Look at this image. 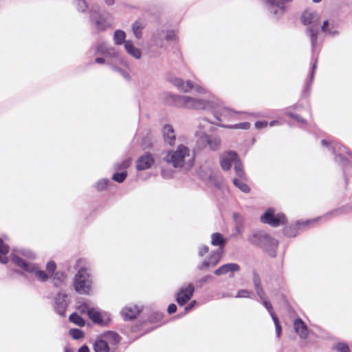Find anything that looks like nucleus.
I'll list each match as a JSON object with an SVG mask.
<instances>
[{
	"label": "nucleus",
	"instance_id": "36",
	"mask_svg": "<svg viewBox=\"0 0 352 352\" xmlns=\"http://www.w3.org/2000/svg\"><path fill=\"white\" fill-rule=\"evenodd\" d=\"M272 318L274 322L275 327H276V333L278 338L280 337L281 333V325L280 324L279 320L276 316V314H272Z\"/></svg>",
	"mask_w": 352,
	"mask_h": 352
},
{
	"label": "nucleus",
	"instance_id": "17",
	"mask_svg": "<svg viewBox=\"0 0 352 352\" xmlns=\"http://www.w3.org/2000/svg\"><path fill=\"white\" fill-rule=\"evenodd\" d=\"M154 160L151 154H146L141 156L136 162V168L138 170H144L151 167Z\"/></svg>",
	"mask_w": 352,
	"mask_h": 352
},
{
	"label": "nucleus",
	"instance_id": "46",
	"mask_svg": "<svg viewBox=\"0 0 352 352\" xmlns=\"http://www.w3.org/2000/svg\"><path fill=\"white\" fill-rule=\"evenodd\" d=\"M212 267V265L210 263V261L208 260L204 261L201 265H199L197 268L199 270H204L205 269Z\"/></svg>",
	"mask_w": 352,
	"mask_h": 352
},
{
	"label": "nucleus",
	"instance_id": "53",
	"mask_svg": "<svg viewBox=\"0 0 352 352\" xmlns=\"http://www.w3.org/2000/svg\"><path fill=\"white\" fill-rule=\"evenodd\" d=\"M9 252V247L7 245H3L2 247H0V253L3 255L6 256V254Z\"/></svg>",
	"mask_w": 352,
	"mask_h": 352
},
{
	"label": "nucleus",
	"instance_id": "51",
	"mask_svg": "<svg viewBox=\"0 0 352 352\" xmlns=\"http://www.w3.org/2000/svg\"><path fill=\"white\" fill-rule=\"evenodd\" d=\"M177 311V306L175 304H170L168 307L167 311L169 314H172Z\"/></svg>",
	"mask_w": 352,
	"mask_h": 352
},
{
	"label": "nucleus",
	"instance_id": "4",
	"mask_svg": "<svg viewBox=\"0 0 352 352\" xmlns=\"http://www.w3.org/2000/svg\"><path fill=\"white\" fill-rule=\"evenodd\" d=\"M252 244L256 245L262 248L269 254L274 257L276 256V248L278 246V241L271 237L263 232H255L249 239Z\"/></svg>",
	"mask_w": 352,
	"mask_h": 352
},
{
	"label": "nucleus",
	"instance_id": "14",
	"mask_svg": "<svg viewBox=\"0 0 352 352\" xmlns=\"http://www.w3.org/2000/svg\"><path fill=\"white\" fill-rule=\"evenodd\" d=\"M292 0H267L269 10L273 14H282L285 9V3Z\"/></svg>",
	"mask_w": 352,
	"mask_h": 352
},
{
	"label": "nucleus",
	"instance_id": "35",
	"mask_svg": "<svg viewBox=\"0 0 352 352\" xmlns=\"http://www.w3.org/2000/svg\"><path fill=\"white\" fill-rule=\"evenodd\" d=\"M131 162V159L128 158V159L124 160L121 163L116 164L115 166V168L118 170H125L130 166Z\"/></svg>",
	"mask_w": 352,
	"mask_h": 352
},
{
	"label": "nucleus",
	"instance_id": "40",
	"mask_svg": "<svg viewBox=\"0 0 352 352\" xmlns=\"http://www.w3.org/2000/svg\"><path fill=\"white\" fill-rule=\"evenodd\" d=\"M252 280H253L254 288L261 287V279H260L258 274L256 272H253Z\"/></svg>",
	"mask_w": 352,
	"mask_h": 352
},
{
	"label": "nucleus",
	"instance_id": "47",
	"mask_svg": "<svg viewBox=\"0 0 352 352\" xmlns=\"http://www.w3.org/2000/svg\"><path fill=\"white\" fill-rule=\"evenodd\" d=\"M65 278V275L62 272H56L54 275V280H57L60 283H63Z\"/></svg>",
	"mask_w": 352,
	"mask_h": 352
},
{
	"label": "nucleus",
	"instance_id": "21",
	"mask_svg": "<svg viewBox=\"0 0 352 352\" xmlns=\"http://www.w3.org/2000/svg\"><path fill=\"white\" fill-rule=\"evenodd\" d=\"M124 48L127 53L135 58L140 59L141 58L142 52L140 50L135 47L131 41L128 40L124 42Z\"/></svg>",
	"mask_w": 352,
	"mask_h": 352
},
{
	"label": "nucleus",
	"instance_id": "44",
	"mask_svg": "<svg viewBox=\"0 0 352 352\" xmlns=\"http://www.w3.org/2000/svg\"><path fill=\"white\" fill-rule=\"evenodd\" d=\"M212 278V276L211 275H207V276H205L202 277L201 278H200L197 281V283L199 284V287H202L204 285V284H205L206 283H207L209 280H210Z\"/></svg>",
	"mask_w": 352,
	"mask_h": 352
},
{
	"label": "nucleus",
	"instance_id": "42",
	"mask_svg": "<svg viewBox=\"0 0 352 352\" xmlns=\"http://www.w3.org/2000/svg\"><path fill=\"white\" fill-rule=\"evenodd\" d=\"M56 268V265L54 261H50L47 263L46 269L49 273L54 272Z\"/></svg>",
	"mask_w": 352,
	"mask_h": 352
},
{
	"label": "nucleus",
	"instance_id": "39",
	"mask_svg": "<svg viewBox=\"0 0 352 352\" xmlns=\"http://www.w3.org/2000/svg\"><path fill=\"white\" fill-rule=\"evenodd\" d=\"M262 302H263V305L265 307V308L269 311L271 316H272V314H275L273 311V307H272V304L269 301L267 300V298H263Z\"/></svg>",
	"mask_w": 352,
	"mask_h": 352
},
{
	"label": "nucleus",
	"instance_id": "37",
	"mask_svg": "<svg viewBox=\"0 0 352 352\" xmlns=\"http://www.w3.org/2000/svg\"><path fill=\"white\" fill-rule=\"evenodd\" d=\"M108 183L109 180L107 179H100L96 184L97 190L99 191L104 190L107 187Z\"/></svg>",
	"mask_w": 352,
	"mask_h": 352
},
{
	"label": "nucleus",
	"instance_id": "12",
	"mask_svg": "<svg viewBox=\"0 0 352 352\" xmlns=\"http://www.w3.org/2000/svg\"><path fill=\"white\" fill-rule=\"evenodd\" d=\"M240 269V266L237 263H230L224 264L217 268L216 270H214V274L216 276H221L229 274V276L230 278H233L234 276V272H239Z\"/></svg>",
	"mask_w": 352,
	"mask_h": 352
},
{
	"label": "nucleus",
	"instance_id": "11",
	"mask_svg": "<svg viewBox=\"0 0 352 352\" xmlns=\"http://www.w3.org/2000/svg\"><path fill=\"white\" fill-rule=\"evenodd\" d=\"M194 287L190 283L186 287L181 288L177 294V302L180 306L184 305L192 296Z\"/></svg>",
	"mask_w": 352,
	"mask_h": 352
},
{
	"label": "nucleus",
	"instance_id": "18",
	"mask_svg": "<svg viewBox=\"0 0 352 352\" xmlns=\"http://www.w3.org/2000/svg\"><path fill=\"white\" fill-rule=\"evenodd\" d=\"M164 141L169 145H173L175 141V134L173 127L170 124H164L162 129Z\"/></svg>",
	"mask_w": 352,
	"mask_h": 352
},
{
	"label": "nucleus",
	"instance_id": "5",
	"mask_svg": "<svg viewBox=\"0 0 352 352\" xmlns=\"http://www.w3.org/2000/svg\"><path fill=\"white\" fill-rule=\"evenodd\" d=\"M92 280L87 269L82 267L78 270L74 278V289L81 294H88L91 289Z\"/></svg>",
	"mask_w": 352,
	"mask_h": 352
},
{
	"label": "nucleus",
	"instance_id": "29",
	"mask_svg": "<svg viewBox=\"0 0 352 352\" xmlns=\"http://www.w3.org/2000/svg\"><path fill=\"white\" fill-rule=\"evenodd\" d=\"M70 322L74 323L79 327H83L85 324V320L76 313H73L69 318Z\"/></svg>",
	"mask_w": 352,
	"mask_h": 352
},
{
	"label": "nucleus",
	"instance_id": "19",
	"mask_svg": "<svg viewBox=\"0 0 352 352\" xmlns=\"http://www.w3.org/2000/svg\"><path fill=\"white\" fill-rule=\"evenodd\" d=\"M140 312V309L136 305L125 307L121 311V314L125 320L135 318Z\"/></svg>",
	"mask_w": 352,
	"mask_h": 352
},
{
	"label": "nucleus",
	"instance_id": "15",
	"mask_svg": "<svg viewBox=\"0 0 352 352\" xmlns=\"http://www.w3.org/2000/svg\"><path fill=\"white\" fill-rule=\"evenodd\" d=\"M96 53L102 54L107 58H118L119 54L114 48L109 47L106 43H102L97 45Z\"/></svg>",
	"mask_w": 352,
	"mask_h": 352
},
{
	"label": "nucleus",
	"instance_id": "45",
	"mask_svg": "<svg viewBox=\"0 0 352 352\" xmlns=\"http://www.w3.org/2000/svg\"><path fill=\"white\" fill-rule=\"evenodd\" d=\"M209 251V248L207 245H202L199 248L198 254L199 256H204Z\"/></svg>",
	"mask_w": 352,
	"mask_h": 352
},
{
	"label": "nucleus",
	"instance_id": "60",
	"mask_svg": "<svg viewBox=\"0 0 352 352\" xmlns=\"http://www.w3.org/2000/svg\"><path fill=\"white\" fill-rule=\"evenodd\" d=\"M336 160L337 161L340 160L342 162H348V160L346 158H344L342 155L340 154L336 155Z\"/></svg>",
	"mask_w": 352,
	"mask_h": 352
},
{
	"label": "nucleus",
	"instance_id": "2",
	"mask_svg": "<svg viewBox=\"0 0 352 352\" xmlns=\"http://www.w3.org/2000/svg\"><path fill=\"white\" fill-rule=\"evenodd\" d=\"M164 159L175 168H181L186 165L190 168L193 165L194 157L187 146L180 144L176 151L168 152Z\"/></svg>",
	"mask_w": 352,
	"mask_h": 352
},
{
	"label": "nucleus",
	"instance_id": "63",
	"mask_svg": "<svg viewBox=\"0 0 352 352\" xmlns=\"http://www.w3.org/2000/svg\"><path fill=\"white\" fill-rule=\"evenodd\" d=\"M104 2L109 5V6H111L114 3V0H104Z\"/></svg>",
	"mask_w": 352,
	"mask_h": 352
},
{
	"label": "nucleus",
	"instance_id": "59",
	"mask_svg": "<svg viewBox=\"0 0 352 352\" xmlns=\"http://www.w3.org/2000/svg\"><path fill=\"white\" fill-rule=\"evenodd\" d=\"M196 304V301L195 300H193L192 302H191L188 306H186L185 307V310L186 311H189L190 309H191L194 305Z\"/></svg>",
	"mask_w": 352,
	"mask_h": 352
},
{
	"label": "nucleus",
	"instance_id": "55",
	"mask_svg": "<svg viewBox=\"0 0 352 352\" xmlns=\"http://www.w3.org/2000/svg\"><path fill=\"white\" fill-rule=\"evenodd\" d=\"M8 262V258L0 253V263L6 264Z\"/></svg>",
	"mask_w": 352,
	"mask_h": 352
},
{
	"label": "nucleus",
	"instance_id": "9",
	"mask_svg": "<svg viewBox=\"0 0 352 352\" xmlns=\"http://www.w3.org/2000/svg\"><path fill=\"white\" fill-rule=\"evenodd\" d=\"M170 82L174 86L177 87L179 91L185 93L190 91L191 89H195L198 93L204 91V89L201 86L195 84L190 80L185 82L182 78H173L170 80Z\"/></svg>",
	"mask_w": 352,
	"mask_h": 352
},
{
	"label": "nucleus",
	"instance_id": "13",
	"mask_svg": "<svg viewBox=\"0 0 352 352\" xmlns=\"http://www.w3.org/2000/svg\"><path fill=\"white\" fill-rule=\"evenodd\" d=\"M67 298L66 294L61 293H58L55 298L54 309L61 316H65V312L67 307Z\"/></svg>",
	"mask_w": 352,
	"mask_h": 352
},
{
	"label": "nucleus",
	"instance_id": "54",
	"mask_svg": "<svg viewBox=\"0 0 352 352\" xmlns=\"http://www.w3.org/2000/svg\"><path fill=\"white\" fill-rule=\"evenodd\" d=\"M267 125V122H260V121H257L255 122V127L256 129H261L263 127H265Z\"/></svg>",
	"mask_w": 352,
	"mask_h": 352
},
{
	"label": "nucleus",
	"instance_id": "32",
	"mask_svg": "<svg viewBox=\"0 0 352 352\" xmlns=\"http://www.w3.org/2000/svg\"><path fill=\"white\" fill-rule=\"evenodd\" d=\"M234 170L239 177L243 178L245 177V172L243 170V166L239 158L234 164Z\"/></svg>",
	"mask_w": 352,
	"mask_h": 352
},
{
	"label": "nucleus",
	"instance_id": "1",
	"mask_svg": "<svg viewBox=\"0 0 352 352\" xmlns=\"http://www.w3.org/2000/svg\"><path fill=\"white\" fill-rule=\"evenodd\" d=\"M164 102L166 105L188 109H204L207 105L206 100L190 96L174 95L170 93L164 94Z\"/></svg>",
	"mask_w": 352,
	"mask_h": 352
},
{
	"label": "nucleus",
	"instance_id": "41",
	"mask_svg": "<svg viewBox=\"0 0 352 352\" xmlns=\"http://www.w3.org/2000/svg\"><path fill=\"white\" fill-rule=\"evenodd\" d=\"M250 124L249 122H242V123H239L237 124H234V125L230 126V128L248 129L250 128Z\"/></svg>",
	"mask_w": 352,
	"mask_h": 352
},
{
	"label": "nucleus",
	"instance_id": "56",
	"mask_svg": "<svg viewBox=\"0 0 352 352\" xmlns=\"http://www.w3.org/2000/svg\"><path fill=\"white\" fill-rule=\"evenodd\" d=\"M175 37V34L173 31H169L167 32L166 38L167 40H173Z\"/></svg>",
	"mask_w": 352,
	"mask_h": 352
},
{
	"label": "nucleus",
	"instance_id": "27",
	"mask_svg": "<svg viewBox=\"0 0 352 352\" xmlns=\"http://www.w3.org/2000/svg\"><path fill=\"white\" fill-rule=\"evenodd\" d=\"M126 38V34L124 31L118 30L115 31L114 35H113V40L114 43L116 45H122V43L124 44Z\"/></svg>",
	"mask_w": 352,
	"mask_h": 352
},
{
	"label": "nucleus",
	"instance_id": "31",
	"mask_svg": "<svg viewBox=\"0 0 352 352\" xmlns=\"http://www.w3.org/2000/svg\"><path fill=\"white\" fill-rule=\"evenodd\" d=\"M74 4L78 11L85 12L87 8V3L85 0H74Z\"/></svg>",
	"mask_w": 352,
	"mask_h": 352
},
{
	"label": "nucleus",
	"instance_id": "22",
	"mask_svg": "<svg viewBox=\"0 0 352 352\" xmlns=\"http://www.w3.org/2000/svg\"><path fill=\"white\" fill-rule=\"evenodd\" d=\"M87 315L91 320L97 324L101 325H106L107 323L104 322L100 314L96 309L91 308L87 310Z\"/></svg>",
	"mask_w": 352,
	"mask_h": 352
},
{
	"label": "nucleus",
	"instance_id": "7",
	"mask_svg": "<svg viewBox=\"0 0 352 352\" xmlns=\"http://www.w3.org/2000/svg\"><path fill=\"white\" fill-rule=\"evenodd\" d=\"M197 144L199 147L208 146L211 151H217L221 148V140L217 135H208L202 133L198 138Z\"/></svg>",
	"mask_w": 352,
	"mask_h": 352
},
{
	"label": "nucleus",
	"instance_id": "61",
	"mask_svg": "<svg viewBox=\"0 0 352 352\" xmlns=\"http://www.w3.org/2000/svg\"><path fill=\"white\" fill-rule=\"evenodd\" d=\"M95 61L98 64H103L105 63V59L102 57H98L95 59Z\"/></svg>",
	"mask_w": 352,
	"mask_h": 352
},
{
	"label": "nucleus",
	"instance_id": "49",
	"mask_svg": "<svg viewBox=\"0 0 352 352\" xmlns=\"http://www.w3.org/2000/svg\"><path fill=\"white\" fill-rule=\"evenodd\" d=\"M256 292L257 295L260 297V298L263 300V298H267L265 295V292L263 288L261 287H255Z\"/></svg>",
	"mask_w": 352,
	"mask_h": 352
},
{
	"label": "nucleus",
	"instance_id": "43",
	"mask_svg": "<svg viewBox=\"0 0 352 352\" xmlns=\"http://www.w3.org/2000/svg\"><path fill=\"white\" fill-rule=\"evenodd\" d=\"M336 349L340 352H349V346L343 343H338L336 346Z\"/></svg>",
	"mask_w": 352,
	"mask_h": 352
},
{
	"label": "nucleus",
	"instance_id": "34",
	"mask_svg": "<svg viewBox=\"0 0 352 352\" xmlns=\"http://www.w3.org/2000/svg\"><path fill=\"white\" fill-rule=\"evenodd\" d=\"M69 333L75 340L80 339L84 336V332L79 329H71Z\"/></svg>",
	"mask_w": 352,
	"mask_h": 352
},
{
	"label": "nucleus",
	"instance_id": "26",
	"mask_svg": "<svg viewBox=\"0 0 352 352\" xmlns=\"http://www.w3.org/2000/svg\"><path fill=\"white\" fill-rule=\"evenodd\" d=\"M144 25L140 21H135L132 25V30L135 36L137 38H140L142 35V30L144 28Z\"/></svg>",
	"mask_w": 352,
	"mask_h": 352
},
{
	"label": "nucleus",
	"instance_id": "62",
	"mask_svg": "<svg viewBox=\"0 0 352 352\" xmlns=\"http://www.w3.org/2000/svg\"><path fill=\"white\" fill-rule=\"evenodd\" d=\"M316 69V64L314 63L312 67V70H311V80H312V79L314 78Z\"/></svg>",
	"mask_w": 352,
	"mask_h": 352
},
{
	"label": "nucleus",
	"instance_id": "50",
	"mask_svg": "<svg viewBox=\"0 0 352 352\" xmlns=\"http://www.w3.org/2000/svg\"><path fill=\"white\" fill-rule=\"evenodd\" d=\"M151 146V142L148 138H145L142 140V147L144 149L149 148Z\"/></svg>",
	"mask_w": 352,
	"mask_h": 352
},
{
	"label": "nucleus",
	"instance_id": "8",
	"mask_svg": "<svg viewBox=\"0 0 352 352\" xmlns=\"http://www.w3.org/2000/svg\"><path fill=\"white\" fill-rule=\"evenodd\" d=\"M274 209L270 208L261 217V221L263 223H267L272 227H278L284 225L287 222L286 217L283 213L274 214Z\"/></svg>",
	"mask_w": 352,
	"mask_h": 352
},
{
	"label": "nucleus",
	"instance_id": "16",
	"mask_svg": "<svg viewBox=\"0 0 352 352\" xmlns=\"http://www.w3.org/2000/svg\"><path fill=\"white\" fill-rule=\"evenodd\" d=\"M95 14L93 10L90 11V21L94 25L98 32L104 31L110 26L109 23L101 15L95 18Z\"/></svg>",
	"mask_w": 352,
	"mask_h": 352
},
{
	"label": "nucleus",
	"instance_id": "20",
	"mask_svg": "<svg viewBox=\"0 0 352 352\" xmlns=\"http://www.w3.org/2000/svg\"><path fill=\"white\" fill-rule=\"evenodd\" d=\"M294 327L296 333L299 335L300 338L305 339L308 336V329L307 325L300 318L294 320Z\"/></svg>",
	"mask_w": 352,
	"mask_h": 352
},
{
	"label": "nucleus",
	"instance_id": "48",
	"mask_svg": "<svg viewBox=\"0 0 352 352\" xmlns=\"http://www.w3.org/2000/svg\"><path fill=\"white\" fill-rule=\"evenodd\" d=\"M250 292L245 289H241L238 292L237 295L236 296V298H245L249 297Z\"/></svg>",
	"mask_w": 352,
	"mask_h": 352
},
{
	"label": "nucleus",
	"instance_id": "38",
	"mask_svg": "<svg viewBox=\"0 0 352 352\" xmlns=\"http://www.w3.org/2000/svg\"><path fill=\"white\" fill-rule=\"evenodd\" d=\"M113 69L118 72L126 80H130V79H131L130 75L124 70H123L118 67H116V66L113 67Z\"/></svg>",
	"mask_w": 352,
	"mask_h": 352
},
{
	"label": "nucleus",
	"instance_id": "52",
	"mask_svg": "<svg viewBox=\"0 0 352 352\" xmlns=\"http://www.w3.org/2000/svg\"><path fill=\"white\" fill-rule=\"evenodd\" d=\"M328 21H324L322 25L321 26V30L323 32L331 34V31L328 29Z\"/></svg>",
	"mask_w": 352,
	"mask_h": 352
},
{
	"label": "nucleus",
	"instance_id": "6",
	"mask_svg": "<svg viewBox=\"0 0 352 352\" xmlns=\"http://www.w3.org/2000/svg\"><path fill=\"white\" fill-rule=\"evenodd\" d=\"M12 261L16 266L23 269L26 272L34 274L38 279L43 282L47 280L49 278L47 274L45 271L41 270L36 264L27 263L16 255H13Z\"/></svg>",
	"mask_w": 352,
	"mask_h": 352
},
{
	"label": "nucleus",
	"instance_id": "23",
	"mask_svg": "<svg viewBox=\"0 0 352 352\" xmlns=\"http://www.w3.org/2000/svg\"><path fill=\"white\" fill-rule=\"evenodd\" d=\"M222 254L223 250L221 248H219L218 250L210 252L208 261H210L212 267H214L219 263L221 259Z\"/></svg>",
	"mask_w": 352,
	"mask_h": 352
},
{
	"label": "nucleus",
	"instance_id": "58",
	"mask_svg": "<svg viewBox=\"0 0 352 352\" xmlns=\"http://www.w3.org/2000/svg\"><path fill=\"white\" fill-rule=\"evenodd\" d=\"M290 116L292 117H293L294 119H296L298 122H305V120L303 118H302L301 117H300L298 115L291 114Z\"/></svg>",
	"mask_w": 352,
	"mask_h": 352
},
{
	"label": "nucleus",
	"instance_id": "24",
	"mask_svg": "<svg viewBox=\"0 0 352 352\" xmlns=\"http://www.w3.org/2000/svg\"><path fill=\"white\" fill-rule=\"evenodd\" d=\"M226 240L221 233L216 232L211 235V244L214 246H219V248L223 250V246L225 245Z\"/></svg>",
	"mask_w": 352,
	"mask_h": 352
},
{
	"label": "nucleus",
	"instance_id": "3",
	"mask_svg": "<svg viewBox=\"0 0 352 352\" xmlns=\"http://www.w3.org/2000/svg\"><path fill=\"white\" fill-rule=\"evenodd\" d=\"M301 19L304 25H309L305 31L310 38L312 50H314L317 44L319 33L318 14L316 12L305 10L301 16Z\"/></svg>",
	"mask_w": 352,
	"mask_h": 352
},
{
	"label": "nucleus",
	"instance_id": "10",
	"mask_svg": "<svg viewBox=\"0 0 352 352\" xmlns=\"http://www.w3.org/2000/svg\"><path fill=\"white\" fill-rule=\"evenodd\" d=\"M238 159L236 152L232 151L224 152L220 156V166L223 170H228L232 166V162L235 164Z\"/></svg>",
	"mask_w": 352,
	"mask_h": 352
},
{
	"label": "nucleus",
	"instance_id": "30",
	"mask_svg": "<svg viewBox=\"0 0 352 352\" xmlns=\"http://www.w3.org/2000/svg\"><path fill=\"white\" fill-rule=\"evenodd\" d=\"M233 183L237 188H239L243 192L248 193L250 191V187L243 181L239 179L234 178L233 179Z\"/></svg>",
	"mask_w": 352,
	"mask_h": 352
},
{
	"label": "nucleus",
	"instance_id": "33",
	"mask_svg": "<svg viewBox=\"0 0 352 352\" xmlns=\"http://www.w3.org/2000/svg\"><path fill=\"white\" fill-rule=\"evenodd\" d=\"M127 176V172L126 170H123L121 173H116L112 176V179L118 182L122 183L124 181Z\"/></svg>",
	"mask_w": 352,
	"mask_h": 352
},
{
	"label": "nucleus",
	"instance_id": "28",
	"mask_svg": "<svg viewBox=\"0 0 352 352\" xmlns=\"http://www.w3.org/2000/svg\"><path fill=\"white\" fill-rule=\"evenodd\" d=\"M105 338L112 344H116L120 342V336L114 331H107L104 334Z\"/></svg>",
	"mask_w": 352,
	"mask_h": 352
},
{
	"label": "nucleus",
	"instance_id": "57",
	"mask_svg": "<svg viewBox=\"0 0 352 352\" xmlns=\"http://www.w3.org/2000/svg\"><path fill=\"white\" fill-rule=\"evenodd\" d=\"M78 352H89V349L87 346L83 345L79 348Z\"/></svg>",
	"mask_w": 352,
	"mask_h": 352
},
{
	"label": "nucleus",
	"instance_id": "64",
	"mask_svg": "<svg viewBox=\"0 0 352 352\" xmlns=\"http://www.w3.org/2000/svg\"><path fill=\"white\" fill-rule=\"evenodd\" d=\"M155 316H155V319H156V320H160L162 318V315L161 314L157 313L155 314Z\"/></svg>",
	"mask_w": 352,
	"mask_h": 352
},
{
	"label": "nucleus",
	"instance_id": "25",
	"mask_svg": "<svg viewBox=\"0 0 352 352\" xmlns=\"http://www.w3.org/2000/svg\"><path fill=\"white\" fill-rule=\"evenodd\" d=\"M95 352H109V347L107 341L102 339L98 340L94 344Z\"/></svg>",
	"mask_w": 352,
	"mask_h": 352
}]
</instances>
